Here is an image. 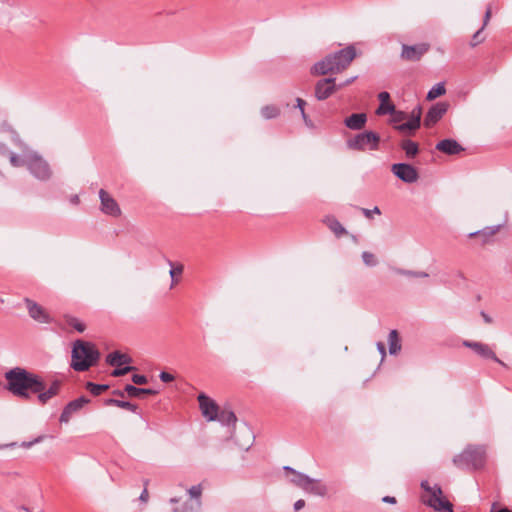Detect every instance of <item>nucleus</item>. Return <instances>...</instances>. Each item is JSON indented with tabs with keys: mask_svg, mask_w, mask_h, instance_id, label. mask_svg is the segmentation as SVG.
I'll use <instances>...</instances> for the list:
<instances>
[{
	"mask_svg": "<svg viewBox=\"0 0 512 512\" xmlns=\"http://www.w3.org/2000/svg\"><path fill=\"white\" fill-rule=\"evenodd\" d=\"M362 259H363V262L367 266H375L377 264V259H376L375 255L370 252H367V251L363 252Z\"/></svg>",
	"mask_w": 512,
	"mask_h": 512,
	"instance_id": "nucleus-32",
	"label": "nucleus"
},
{
	"mask_svg": "<svg viewBox=\"0 0 512 512\" xmlns=\"http://www.w3.org/2000/svg\"><path fill=\"white\" fill-rule=\"evenodd\" d=\"M125 392L130 397H141L142 395H153L156 394V391L152 389H143V388H137L133 385H126L125 386Z\"/></svg>",
	"mask_w": 512,
	"mask_h": 512,
	"instance_id": "nucleus-21",
	"label": "nucleus"
},
{
	"mask_svg": "<svg viewBox=\"0 0 512 512\" xmlns=\"http://www.w3.org/2000/svg\"><path fill=\"white\" fill-rule=\"evenodd\" d=\"M106 361L111 366L121 367L131 363L132 360L129 355L115 351L107 356Z\"/></svg>",
	"mask_w": 512,
	"mask_h": 512,
	"instance_id": "nucleus-17",
	"label": "nucleus"
},
{
	"mask_svg": "<svg viewBox=\"0 0 512 512\" xmlns=\"http://www.w3.org/2000/svg\"><path fill=\"white\" fill-rule=\"evenodd\" d=\"M99 358V352L94 344L84 341H76L72 350L71 366L76 371H85Z\"/></svg>",
	"mask_w": 512,
	"mask_h": 512,
	"instance_id": "nucleus-4",
	"label": "nucleus"
},
{
	"mask_svg": "<svg viewBox=\"0 0 512 512\" xmlns=\"http://www.w3.org/2000/svg\"><path fill=\"white\" fill-rule=\"evenodd\" d=\"M217 420L229 425L236 422V416L231 410H222L221 412H218Z\"/></svg>",
	"mask_w": 512,
	"mask_h": 512,
	"instance_id": "nucleus-25",
	"label": "nucleus"
},
{
	"mask_svg": "<svg viewBox=\"0 0 512 512\" xmlns=\"http://www.w3.org/2000/svg\"><path fill=\"white\" fill-rule=\"evenodd\" d=\"M106 404L107 405L114 404L123 409L134 410V406L130 402L109 399L106 401Z\"/></svg>",
	"mask_w": 512,
	"mask_h": 512,
	"instance_id": "nucleus-33",
	"label": "nucleus"
},
{
	"mask_svg": "<svg viewBox=\"0 0 512 512\" xmlns=\"http://www.w3.org/2000/svg\"><path fill=\"white\" fill-rule=\"evenodd\" d=\"M490 17H491V10L488 8L485 13V17H484L483 28L488 24Z\"/></svg>",
	"mask_w": 512,
	"mask_h": 512,
	"instance_id": "nucleus-46",
	"label": "nucleus"
},
{
	"mask_svg": "<svg viewBox=\"0 0 512 512\" xmlns=\"http://www.w3.org/2000/svg\"><path fill=\"white\" fill-rule=\"evenodd\" d=\"M364 215L368 218H371L373 214H377L379 215L380 214V210L378 207H374V209L372 210H369V209H363L362 210Z\"/></svg>",
	"mask_w": 512,
	"mask_h": 512,
	"instance_id": "nucleus-43",
	"label": "nucleus"
},
{
	"mask_svg": "<svg viewBox=\"0 0 512 512\" xmlns=\"http://www.w3.org/2000/svg\"><path fill=\"white\" fill-rule=\"evenodd\" d=\"M380 137L372 131L358 133L347 140L346 145L355 151H374L378 149Z\"/></svg>",
	"mask_w": 512,
	"mask_h": 512,
	"instance_id": "nucleus-6",
	"label": "nucleus"
},
{
	"mask_svg": "<svg viewBox=\"0 0 512 512\" xmlns=\"http://www.w3.org/2000/svg\"><path fill=\"white\" fill-rule=\"evenodd\" d=\"M182 273L181 267H174L170 270V276L172 278H175L176 276H179Z\"/></svg>",
	"mask_w": 512,
	"mask_h": 512,
	"instance_id": "nucleus-44",
	"label": "nucleus"
},
{
	"mask_svg": "<svg viewBox=\"0 0 512 512\" xmlns=\"http://www.w3.org/2000/svg\"><path fill=\"white\" fill-rule=\"evenodd\" d=\"M73 413L67 408V406L62 411L59 421L61 423H68L72 417Z\"/></svg>",
	"mask_w": 512,
	"mask_h": 512,
	"instance_id": "nucleus-38",
	"label": "nucleus"
},
{
	"mask_svg": "<svg viewBox=\"0 0 512 512\" xmlns=\"http://www.w3.org/2000/svg\"><path fill=\"white\" fill-rule=\"evenodd\" d=\"M310 485H313V479H311V478H309V477H308V479H307V480H306V482L304 483V485H303L302 489H303L304 491H306V492H307V490H308V488H309V486H310Z\"/></svg>",
	"mask_w": 512,
	"mask_h": 512,
	"instance_id": "nucleus-47",
	"label": "nucleus"
},
{
	"mask_svg": "<svg viewBox=\"0 0 512 512\" xmlns=\"http://www.w3.org/2000/svg\"><path fill=\"white\" fill-rule=\"evenodd\" d=\"M326 492V488L319 481L313 479V485H310L307 493L316 494V495H324Z\"/></svg>",
	"mask_w": 512,
	"mask_h": 512,
	"instance_id": "nucleus-27",
	"label": "nucleus"
},
{
	"mask_svg": "<svg viewBox=\"0 0 512 512\" xmlns=\"http://www.w3.org/2000/svg\"><path fill=\"white\" fill-rule=\"evenodd\" d=\"M464 345L471 348L473 351H475L477 354L484 358H491L497 360L494 352L485 344L478 342H465Z\"/></svg>",
	"mask_w": 512,
	"mask_h": 512,
	"instance_id": "nucleus-18",
	"label": "nucleus"
},
{
	"mask_svg": "<svg viewBox=\"0 0 512 512\" xmlns=\"http://www.w3.org/2000/svg\"><path fill=\"white\" fill-rule=\"evenodd\" d=\"M430 46L428 43H420L417 45H403L401 51V58L407 61H418L427 53Z\"/></svg>",
	"mask_w": 512,
	"mask_h": 512,
	"instance_id": "nucleus-10",
	"label": "nucleus"
},
{
	"mask_svg": "<svg viewBox=\"0 0 512 512\" xmlns=\"http://www.w3.org/2000/svg\"><path fill=\"white\" fill-rule=\"evenodd\" d=\"M132 381L135 383V384H146L147 383V378L146 376L144 375H139V374H135L133 377H132Z\"/></svg>",
	"mask_w": 512,
	"mask_h": 512,
	"instance_id": "nucleus-40",
	"label": "nucleus"
},
{
	"mask_svg": "<svg viewBox=\"0 0 512 512\" xmlns=\"http://www.w3.org/2000/svg\"><path fill=\"white\" fill-rule=\"evenodd\" d=\"M356 79V76L355 77H352L348 80H346L341 86H346V85H349L351 84L354 80Z\"/></svg>",
	"mask_w": 512,
	"mask_h": 512,
	"instance_id": "nucleus-53",
	"label": "nucleus"
},
{
	"mask_svg": "<svg viewBox=\"0 0 512 512\" xmlns=\"http://www.w3.org/2000/svg\"><path fill=\"white\" fill-rule=\"evenodd\" d=\"M304 105H305V101H303L302 99H297V106L299 107V109H300L301 114L303 115V117H305V114H304Z\"/></svg>",
	"mask_w": 512,
	"mask_h": 512,
	"instance_id": "nucleus-45",
	"label": "nucleus"
},
{
	"mask_svg": "<svg viewBox=\"0 0 512 512\" xmlns=\"http://www.w3.org/2000/svg\"><path fill=\"white\" fill-rule=\"evenodd\" d=\"M389 351L391 354H396L401 349V345L398 339V334L396 330H392L389 333Z\"/></svg>",
	"mask_w": 512,
	"mask_h": 512,
	"instance_id": "nucleus-22",
	"label": "nucleus"
},
{
	"mask_svg": "<svg viewBox=\"0 0 512 512\" xmlns=\"http://www.w3.org/2000/svg\"><path fill=\"white\" fill-rule=\"evenodd\" d=\"M383 501L386 503H390V504H394L396 502L394 497H389V496L384 497Z\"/></svg>",
	"mask_w": 512,
	"mask_h": 512,
	"instance_id": "nucleus-49",
	"label": "nucleus"
},
{
	"mask_svg": "<svg viewBox=\"0 0 512 512\" xmlns=\"http://www.w3.org/2000/svg\"><path fill=\"white\" fill-rule=\"evenodd\" d=\"M403 150L408 156H415L418 152V146L415 142L407 140L402 145Z\"/></svg>",
	"mask_w": 512,
	"mask_h": 512,
	"instance_id": "nucleus-28",
	"label": "nucleus"
},
{
	"mask_svg": "<svg viewBox=\"0 0 512 512\" xmlns=\"http://www.w3.org/2000/svg\"><path fill=\"white\" fill-rule=\"evenodd\" d=\"M392 172L402 181L407 183H413L418 179V173L416 169L409 165L398 163L392 166Z\"/></svg>",
	"mask_w": 512,
	"mask_h": 512,
	"instance_id": "nucleus-11",
	"label": "nucleus"
},
{
	"mask_svg": "<svg viewBox=\"0 0 512 512\" xmlns=\"http://www.w3.org/2000/svg\"><path fill=\"white\" fill-rule=\"evenodd\" d=\"M336 89L333 79H323L319 81L315 88L317 99L324 100L334 93Z\"/></svg>",
	"mask_w": 512,
	"mask_h": 512,
	"instance_id": "nucleus-13",
	"label": "nucleus"
},
{
	"mask_svg": "<svg viewBox=\"0 0 512 512\" xmlns=\"http://www.w3.org/2000/svg\"><path fill=\"white\" fill-rule=\"evenodd\" d=\"M192 509V506L188 507V506H185L183 507L182 509H176L175 511L176 512H188L189 510Z\"/></svg>",
	"mask_w": 512,
	"mask_h": 512,
	"instance_id": "nucleus-52",
	"label": "nucleus"
},
{
	"mask_svg": "<svg viewBox=\"0 0 512 512\" xmlns=\"http://www.w3.org/2000/svg\"><path fill=\"white\" fill-rule=\"evenodd\" d=\"M446 92L444 83H437L434 85L427 93V99L428 100H434L442 95H444Z\"/></svg>",
	"mask_w": 512,
	"mask_h": 512,
	"instance_id": "nucleus-24",
	"label": "nucleus"
},
{
	"mask_svg": "<svg viewBox=\"0 0 512 512\" xmlns=\"http://www.w3.org/2000/svg\"><path fill=\"white\" fill-rule=\"evenodd\" d=\"M437 149L446 154H457L462 148L455 140L446 139L437 144Z\"/></svg>",
	"mask_w": 512,
	"mask_h": 512,
	"instance_id": "nucleus-20",
	"label": "nucleus"
},
{
	"mask_svg": "<svg viewBox=\"0 0 512 512\" xmlns=\"http://www.w3.org/2000/svg\"><path fill=\"white\" fill-rule=\"evenodd\" d=\"M61 387V382L58 380L53 381L48 387H46L42 378L40 377V387L37 392L33 394L37 395V400L40 404L44 405L48 403L52 398L58 395Z\"/></svg>",
	"mask_w": 512,
	"mask_h": 512,
	"instance_id": "nucleus-8",
	"label": "nucleus"
},
{
	"mask_svg": "<svg viewBox=\"0 0 512 512\" xmlns=\"http://www.w3.org/2000/svg\"><path fill=\"white\" fill-rule=\"evenodd\" d=\"M286 470L291 471L293 473V478L291 479V481L294 484H296L297 486H299L300 488H302L304 483L308 479V476L300 474V473H296L295 471H293L292 469H290L288 467H286Z\"/></svg>",
	"mask_w": 512,
	"mask_h": 512,
	"instance_id": "nucleus-29",
	"label": "nucleus"
},
{
	"mask_svg": "<svg viewBox=\"0 0 512 512\" xmlns=\"http://www.w3.org/2000/svg\"><path fill=\"white\" fill-rule=\"evenodd\" d=\"M73 201L78 202V197L73 198Z\"/></svg>",
	"mask_w": 512,
	"mask_h": 512,
	"instance_id": "nucleus-56",
	"label": "nucleus"
},
{
	"mask_svg": "<svg viewBox=\"0 0 512 512\" xmlns=\"http://www.w3.org/2000/svg\"><path fill=\"white\" fill-rule=\"evenodd\" d=\"M242 434L247 438L246 443L242 447L247 449L251 444L252 435H251V432L249 431V429H247V428H245L242 431Z\"/></svg>",
	"mask_w": 512,
	"mask_h": 512,
	"instance_id": "nucleus-42",
	"label": "nucleus"
},
{
	"mask_svg": "<svg viewBox=\"0 0 512 512\" xmlns=\"http://www.w3.org/2000/svg\"><path fill=\"white\" fill-rule=\"evenodd\" d=\"M176 283H177V280H173V282H172V285H171V286H174Z\"/></svg>",
	"mask_w": 512,
	"mask_h": 512,
	"instance_id": "nucleus-55",
	"label": "nucleus"
},
{
	"mask_svg": "<svg viewBox=\"0 0 512 512\" xmlns=\"http://www.w3.org/2000/svg\"><path fill=\"white\" fill-rule=\"evenodd\" d=\"M448 105L446 103H437L427 113L424 124L427 127L435 125L446 113Z\"/></svg>",
	"mask_w": 512,
	"mask_h": 512,
	"instance_id": "nucleus-12",
	"label": "nucleus"
},
{
	"mask_svg": "<svg viewBox=\"0 0 512 512\" xmlns=\"http://www.w3.org/2000/svg\"><path fill=\"white\" fill-rule=\"evenodd\" d=\"M304 505H305L304 500H298L295 502L294 508H295V510H300L301 508L304 507Z\"/></svg>",
	"mask_w": 512,
	"mask_h": 512,
	"instance_id": "nucleus-48",
	"label": "nucleus"
},
{
	"mask_svg": "<svg viewBox=\"0 0 512 512\" xmlns=\"http://www.w3.org/2000/svg\"><path fill=\"white\" fill-rule=\"evenodd\" d=\"M87 389L93 394V395H100L103 391L108 389V385H99L94 383H88Z\"/></svg>",
	"mask_w": 512,
	"mask_h": 512,
	"instance_id": "nucleus-31",
	"label": "nucleus"
},
{
	"mask_svg": "<svg viewBox=\"0 0 512 512\" xmlns=\"http://www.w3.org/2000/svg\"><path fill=\"white\" fill-rule=\"evenodd\" d=\"M70 325L73 326L79 332H83L85 330V325L77 319H73L70 322Z\"/></svg>",
	"mask_w": 512,
	"mask_h": 512,
	"instance_id": "nucleus-41",
	"label": "nucleus"
},
{
	"mask_svg": "<svg viewBox=\"0 0 512 512\" xmlns=\"http://www.w3.org/2000/svg\"><path fill=\"white\" fill-rule=\"evenodd\" d=\"M420 117H421L420 110H418L417 112L413 111V115H412L411 119H409L408 121H406L402 124L397 125L396 129L401 132H406L408 130H416L420 126Z\"/></svg>",
	"mask_w": 512,
	"mask_h": 512,
	"instance_id": "nucleus-19",
	"label": "nucleus"
},
{
	"mask_svg": "<svg viewBox=\"0 0 512 512\" xmlns=\"http://www.w3.org/2000/svg\"><path fill=\"white\" fill-rule=\"evenodd\" d=\"M199 407L202 412V415L208 421H215L218 418L219 408L213 399L210 397L200 394L198 396Z\"/></svg>",
	"mask_w": 512,
	"mask_h": 512,
	"instance_id": "nucleus-9",
	"label": "nucleus"
},
{
	"mask_svg": "<svg viewBox=\"0 0 512 512\" xmlns=\"http://www.w3.org/2000/svg\"><path fill=\"white\" fill-rule=\"evenodd\" d=\"M377 347H378V350L380 351V353H381L382 355H384V354H385V347H384V344H383V343H378V344H377Z\"/></svg>",
	"mask_w": 512,
	"mask_h": 512,
	"instance_id": "nucleus-51",
	"label": "nucleus"
},
{
	"mask_svg": "<svg viewBox=\"0 0 512 512\" xmlns=\"http://www.w3.org/2000/svg\"><path fill=\"white\" fill-rule=\"evenodd\" d=\"M483 29H484V28L482 27L480 30H478V31L473 35V38H472V41H471V46H476V45H478V44H480V43H482V42H483V40H484V37H483V35H482V31H483Z\"/></svg>",
	"mask_w": 512,
	"mask_h": 512,
	"instance_id": "nucleus-36",
	"label": "nucleus"
},
{
	"mask_svg": "<svg viewBox=\"0 0 512 512\" xmlns=\"http://www.w3.org/2000/svg\"><path fill=\"white\" fill-rule=\"evenodd\" d=\"M391 114V122L395 124V127L399 124L404 123V121L407 119V115L402 111H395L390 113Z\"/></svg>",
	"mask_w": 512,
	"mask_h": 512,
	"instance_id": "nucleus-30",
	"label": "nucleus"
},
{
	"mask_svg": "<svg viewBox=\"0 0 512 512\" xmlns=\"http://www.w3.org/2000/svg\"><path fill=\"white\" fill-rule=\"evenodd\" d=\"M6 389L14 396L30 399L40 387V376L23 368L16 367L5 373Z\"/></svg>",
	"mask_w": 512,
	"mask_h": 512,
	"instance_id": "nucleus-1",
	"label": "nucleus"
},
{
	"mask_svg": "<svg viewBox=\"0 0 512 512\" xmlns=\"http://www.w3.org/2000/svg\"><path fill=\"white\" fill-rule=\"evenodd\" d=\"M397 273L399 274H402V275H406V276H414L415 274H413L412 272H408V271H403V270H395Z\"/></svg>",
	"mask_w": 512,
	"mask_h": 512,
	"instance_id": "nucleus-50",
	"label": "nucleus"
},
{
	"mask_svg": "<svg viewBox=\"0 0 512 512\" xmlns=\"http://www.w3.org/2000/svg\"><path fill=\"white\" fill-rule=\"evenodd\" d=\"M367 123V115L365 113H355L344 120V124L351 130H361Z\"/></svg>",
	"mask_w": 512,
	"mask_h": 512,
	"instance_id": "nucleus-14",
	"label": "nucleus"
},
{
	"mask_svg": "<svg viewBox=\"0 0 512 512\" xmlns=\"http://www.w3.org/2000/svg\"><path fill=\"white\" fill-rule=\"evenodd\" d=\"M260 114L264 119H273L280 114V110L275 105H266L261 109Z\"/></svg>",
	"mask_w": 512,
	"mask_h": 512,
	"instance_id": "nucleus-23",
	"label": "nucleus"
},
{
	"mask_svg": "<svg viewBox=\"0 0 512 512\" xmlns=\"http://www.w3.org/2000/svg\"><path fill=\"white\" fill-rule=\"evenodd\" d=\"M421 486L424 489L423 500L427 505L441 512L452 511V505L443 496V493L439 487H430L428 486L427 481L422 482Z\"/></svg>",
	"mask_w": 512,
	"mask_h": 512,
	"instance_id": "nucleus-5",
	"label": "nucleus"
},
{
	"mask_svg": "<svg viewBox=\"0 0 512 512\" xmlns=\"http://www.w3.org/2000/svg\"><path fill=\"white\" fill-rule=\"evenodd\" d=\"M202 489L199 485L193 486L189 489V495L191 498L196 499V505L199 506V498L201 496Z\"/></svg>",
	"mask_w": 512,
	"mask_h": 512,
	"instance_id": "nucleus-34",
	"label": "nucleus"
},
{
	"mask_svg": "<svg viewBox=\"0 0 512 512\" xmlns=\"http://www.w3.org/2000/svg\"><path fill=\"white\" fill-rule=\"evenodd\" d=\"M497 512H510V511H509V510H507V509H501V510H499V511H497Z\"/></svg>",
	"mask_w": 512,
	"mask_h": 512,
	"instance_id": "nucleus-54",
	"label": "nucleus"
},
{
	"mask_svg": "<svg viewBox=\"0 0 512 512\" xmlns=\"http://www.w3.org/2000/svg\"><path fill=\"white\" fill-rule=\"evenodd\" d=\"M355 56V49L351 46L346 47L334 54L327 56L322 61L317 62L312 67L311 72L314 75L340 73L350 65Z\"/></svg>",
	"mask_w": 512,
	"mask_h": 512,
	"instance_id": "nucleus-2",
	"label": "nucleus"
},
{
	"mask_svg": "<svg viewBox=\"0 0 512 512\" xmlns=\"http://www.w3.org/2000/svg\"><path fill=\"white\" fill-rule=\"evenodd\" d=\"M329 227L336 235H341L345 232L343 226L336 220H331Z\"/></svg>",
	"mask_w": 512,
	"mask_h": 512,
	"instance_id": "nucleus-35",
	"label": "nucleus"
},
{
	"mask_svg": "<svg viewBox=\"0 0 512 512\" xmlns=\"http://www.w3.org/2000/svg\"><path fill=\"white\" fill-rule=\"evenodd\" d=\"M100 210L107 216L118 218L122 211L117 201L107 191L101 189L99 191Z\"/></svg>",
	"mask_w": 512,
	"mask_h": 512,
	"instance_id": "nucleus-7",
	"label": "nucleus"
},
{
	"mask_svg": "<svg viewBox=\"0 0 512 512\" xmlns=\"http://www.w3.org/2000/svg\"><path fill=\"white\" fill-rule=\"evenodd\" d=\"M159 378L165 383L172 382L175 379L174 375L165 371L159 374Z\"/></svg>",
	"mask_w": 512,
	"mask_h": 512,
	"instance_id": "nucleus-39",
	"label": "nucleus"
},
{
	"mask_svg": "<svg viewBox=\"0 0 512 512\" xmlns=\"http://www.w3.org/2000/svg\"><path fill=\"white\" fill-rule=\"evenodd\" d=\"M10 162L14 167L25 165L31 174L40 180H46L50 178L52 174L47 161L41 155L33 151L26 152L23 158L12 154Z\"/></svg>",
	"mask_w": 512,
	"mask_h": 512,
	"instance_id": "nucleus-3",
	"label": "nucleus"
},
{
	"mask_svg": "<svg viewBox=\"0 0 512 512\" xmlns=\"http://www.w3.org/2000/svg\"><path fill=\"white\" fill-rule=\"evenodd\" d=\"M88 403V399L80 397L67 404V408L74 414L81 410Z\"/></svg>",
	"mask_w": 512,
	"mask_h": 512,
	"instance_id": "nucleus-26",
	"label": "nucleus"
},
{
	"mask_svg": "<svg viewBox=\"0 0 512 512\" xmlns=\"http://www.w3.org/2000/svg\"><path fill=\"white\" fill-rule=\"evenodd\" d=\"M132 369H133V367H131V366L116 367V369L112 372V375L114 377H119V376H122V375L128 373Z\"/></svg>",
	"mask_w": 512,
	"mask_h": 512,
	"instance_id": "nucleus-37",
	"label": "nucleus"
},
{
	"mask_svg": "<svg viewBox=\"0 0 512 512\" xmlns=\"http://www.w3.org/2000/svg\"><path fill=\"white\" fill-rule=\"evenodd\" d=\"M26 305H27L29 314L33 319H35L39 322H43V323L49 321L48 314L44 311V309L41 306H39L38 304H36L35 302H33L31 300H27Z\"/></svg>",
	"mask_w": 512,
	"mask_h": 512,
	"instance_id": "nucleus-15",
	"label": "nucleus"
},
{
	"mask_svg": "<svg viewBox=\"0 0 512 512\" xmlns=\"http://www.w3.org/2000/svg\"><path fill=\"white\" fill-rule=\"evenodd\" d=\"M378 99L380 101V105L376 110V114L385 115L394 112L395 106L390 101V94L388 92H381L378 95Z\"/></svg>",
	"mask_w": 512,
	"mask_h": 512,
	"instance_id": "nucleus-16",
	"label": "nucleus"
}]
</instances>
